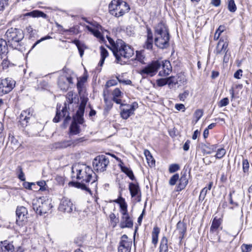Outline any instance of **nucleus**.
<instances>
[{"instance_id": "nucleus-1", "label": "nucleus", "mask_w": 252, "mask_h": 252, "mask_svg": "<svg viewBox=\"0 0 252 252\" xmlns=\"http://www.w3.org/2000/svg\"><path fill=\"white\" fill-rule=\"evenodd\" d=\"M72 171L76 174V179L80 181L73 183L75 187L90 193V188L96 189L97 176L91 167L84 164L77 163L73 166Z\"/></svg>"}, {"instance_id": "nucleus-2", "label": "nucleus", "mask_w": 252, "mask_h": 252, "mask_svg": "<svg viewBox=\"0 0 252 252\" xmlns=\"http://www.w3.org/2000/svg\"><path fill=\"white\" fill-rule=\"evenodd\" d=\"M113 54L117 63L123 64L134 55V50L121 39L117 40V47L114 49Z\"/></svg>"}, {"instance_id": "nucleus-3", "label": "nucleus", "mask_w": 252, "mask_h": 252, "mask_svg": "<svg viewBox=\"0 0 252 252\" xmlns=\"http://www.w3.org/2000/svg\"><path fill=\"white\" fill-rule=\"evenodd\" d=\"M155 44L157 47L163 49L169 46V33L163 22H160L155 27Z\"/></svg>"}, {"instance_id": "nucleus-4", "label": "nucleus", "mask_w": 252, "mask_h": 252, "mask_svg": "<svg viewBox=\"0 0 252 252\" xmlns=\"http://www.w3.org/2000/svg\"><path fill=\"white\" fill-rule=\"evenodd\" d=\"M5 36L10 46L14 49L20 50L21 41L24 37V34L22 30L11 28L7 30Z\"/></svg>"}, {"instance_id": "nucleus-5", "label": "nucleus", "mask_w": 252, "mask_h": 252, "mask_svg": "<svg viewBox=\"0 0 252 252\" xmlns=\"http://www.w3.org/2000/svg\"><path fill=\"white\" fill-rule=\"evenodd\" d=\"M109 13L116 17H120L130 10L128 3L123 0H112L109 4Z\"/></svg>"}, {"instance_id": "nucleus-6", "label": "nucleus", "mask_w": 252, "mask_h": 252, "mask_svg": "<svg viewBox=\"0 0 252 252\" xmlns=\"http://www.w3.org/2000/svg\"><path fill=\"white\" fill-rule=\"evenodd\" d=\"M32 207L37 214L42 216L52 208L51 200L44 197L39 198L33 201Z\"/></svg>"}, {"instance_id": "nucleus-7", "label": "nucleus", "mask_w": 252, "mask_h": 252, "mask_svg": "<svg viewBox=\"0 0 252 252\" xmlns=\"http://www.w3.org/2000/svg\"><path fill=\"white\" fill-rule=\"evenodd\" d=\"M161 65L159 62L158 61H153L144 66L139 71V73L143 78L148 77H153L157 74Z\"/></svg>"}, {"instance_id": "nucleus-8", "label": "nucleus", "mask_w": 252, "mask_h": 252, "mask_svg": "<svg viewBox=\"0 0 252 252\" xmlns=\"http://www.w3.org/2000/svg\"><path fill=\"white\" fill-rule=\"evenodd\" d=\"M109 163L108 158L104 155L97 156L93 160V165L94 169L97 172H103Z\"/></svg>"}, {"instance_id": "nucleus-9", "label": "nucleus", "mask_w": 252, "mask_h": 252, "mask_svg": "<svg viewBox=\"0 0 252 252\" xmlns=\"http://www.w3.org/2000/svg\"><path fill=\"white\" fill-rule=\"evenodd\" d=\"M16 223L20 226L25 225L28 222V210L24 206H18L16 211Z\"/></svg>"}, {"instance_id": "nucleus-10", "label": "nucleus", "mask_w": 252, "mask_h": 252, "mask_svg": "<svg viewBox=\"0 0 252 252\" xmlns=\"http://www.w3.org/2000/svg\"><path fill=\"white\" fill-rule=\"evenodd\" d=\"M59 209L62 212L71 213L75 210V207L70 199L63 198L61 201Z\"/></svg>"}, {"instance_id": "nucleus-11", "label": "nucleus", "mask_w": 252, "mask_h": 252, "mask_svg": "<svg viewBox=\"0 0 252 252\" xmlns=\"http://www.w3.org/2000/svg\"><path fill=\"white\" fill-rule=\"evenodd\" d=\"M60 108L61 106L57 104L56 115L53 120L54 123H58L61 117H65V121H67L71 119L70 117L68 115L66 102L64 103V106L63 107L61 110L62 112H60Z\"/></svg>"}, {"instance_id": "nucleus-12", "label": "nucleus", "mask_w": 252, "mask_h": 252, "mask_svg": "<svg viewBox=\"0 0 252 252\" xmlns=\"http://www.w3.org/2000/svg\"><path fill=\"white\" fill-rule=\"evenodd\" d=\"M132 242L128 240V237L124 234L121 237L119 243L118 252H130Z\"/></svg>"}, {"instance_id": "nucleus-13", "label": "nucleus", "mask_w": 252, "mask_h": 252, "mask_svg": "<svg viewBox=\"0 0 252 252\" xmlns=\"http://www.w3.org/2000/svg\"><path fill=\"white\" fill-rule=\"evenodd\" d=\"M0 82L5 94L9 93L15 85V81L11 78L0 79Z\"/></svg>"}, {"instance_id": "nucleus-14", "label": "nucleus", "mask_w": 252, "mask_h": 252, "mask_svg": "<svg viewBox=\"0 0 252 252\" xmlns=\"http://www.w3.org/2000/svg\"><path fill=\"white\" fill-rule=\"evenodd\" d=\"M128 189L132 197H137V201H141V192L138 183H130Z\"/></svg>"}, {"instance_id": "nucleus-15", "label": "nucleus", "mask_w": 252, "mask_h": 252, "mask_svg": "<svg viewBox=\"0 0 252 252\" xmlns=\"http://www.w3.org/2000/svg\"><path fill=\"white\" fill-rule=\"evenodd\" d=\"M135 110V105L134 103L131 105H126V107L122 110L121 116L123 119L126 120L134 114Z\"/></svg>"}, {"instance_id": "nucleus-16", "label": "nucleus", "mask_w": 252, "mask_h": 252, "mask_svg": "<svg viewBox=\"0 0 252 252\" xmlns=\"http://www.w3.org/2000/svg\"><path fill=\"white\" fill-rule=\"evenodd\" d=\"M147 39L144 47L148 50H152L153 47V34L151 29L147 26Z\"/></svg>"}, {"instance_id": "nucleus-17", "label": "nucleus", "mask_w": 252, "mask_h": 252, "mask_svg": "<svg viewBox=\"0 0 252 252\" xmlns=\"http://www.w3.org/2000/svg\"><path fill=\"white\" fill-rule=\"evenodd\" d=\"M133 225V220L130 218L128 213L126 214V215H122V220L120 224L121 228H131Z\"/></svg>"}, {"instance_id": "nucleus-18", "label": "nucleus", "mask_w": 252, "mask_h": 252, "mask_svg": "<svg viewBox=\"0 0 252 252\" xmlns=\"http://www.w3.org/2000/svg\"><path fill=\"white\" fill-rule=\"evenodd\" d=\"M162 69L159 72L158 75L160 76H166L172 71V66L168 61H164L162 63Z\"/></svg>"}, {"instance_id": "nucleus-19", "label": "nucleus", "mask_w": 252, "mask_h": 252, "mask_svg": "<svg viewBox=\"0 0 252 252\" xmlns=\"http://www.w3.org/2000/svg\"><path fill=\"white\" fill-rule=\"evenodd\" d=\"M176 231L179 234V238L180 240V242H181L186 233V224L184 222L179 221L177 224Z\"/></svg>"}, {"instance_id": "nucleus-20", "label": "nucleus", "mask_w": 252, "mask_h": 252, "mask_svg": "<svg viewBox=\"0 0 252 252\" xmlns=\"http://www.w3.org/2000/svg\"><path fill=\"white\" fill-rule=\"evenodd\" d=\"M14 249L12 242L8 240L0 241V252H9Z\"/></svg>"}, {"instance_id": "nucleus-21", "label": "nucleus", "mask_w": 252, "mask_h": 252, "mask_svg": "<svg viewBox=\"0 0 252 252\" xmlns=\"http://www.w3.org/2000/svg\"><path fill=\"white\" fill-rule=\"evenodd\" d=\"M116 158L118 161L120 162L119 165L122 171L125 173L129 178L130 180H134L135 177L132 171L128 167L125 166L124 165V163L120 158Z\"/></svg>"}, {"instance_id": "nucleus-22", "label": "nucleus", "mask_w": 252, "mask_h": 252, "mask_svg": "<svg viewBox=\"0 0 252 252\" xmlns=\"http://www.w3.org/2000/svg\"><path fill=\"white\" fill-rule=\"evenodd\" d=\"M228 44L227 42H224L223 40L220 39L217 45L216 54H221L227 53L228 52Z\"/></svg>"}, {"instance_id": "nucleus-23", "label": "nucleus", "mask_w": 252, "mask_h": 252, "mask_svg": "<svg viewBox=\"0 0 252 252\" xmlns=\"http://www.w3.org/2000/svg\"><path fill=\"white\" fill-rule=\"evenodd\" d=\"M179 180V183L176 188V191L177 192L180 191L185 189L188 184V179L186 175H183Z\"/></svg>"}, {"instance_id": "nucleus-24", "label": "nucleus", "mask_w": 252, "mask_h": 252, "mask_svg": "<svg viewBox=\"0 0 252 252\" xmlns=\"http://www.w3.org/2000/svg\"><path fill=\"white\" fill-rule=\"evenodd\" d=\"M8 46L6 41L1 38L0 39V56L1 59L6 57L8 53Z\"/></svg>"}, {"instance_id": "nucleus-25", "label": "nucleus", "mask_w": 252, "mask_h": 252, "mask_svg": "<svg viewBox=\"0 0 252 252\" xmlns=\"http://www.w3.org/2000/svg\"><path fill=\"white\" fill-rule=\"evenodd\" d=\"M30 112L29 110L23 111L20 114L19 122L21 123L23 126H26L28 123V120L30 119L29 115Z\"/></svg>"}, {"instance_id": "nucleus-26", "label": "nucleus", "mask_w": 252, "mask_h": 252, "mask_svg": "<svg viewBox=\"0 0 252 252\" xmlns=\"http://www.w3.org/2000/svg\"><path fill=\"white\" fill-rule=\"evenodd\" d=\"M25 16H31L32 17H42L46 18L47 15L44 12L39 10H33L30 12L27 13L25 14Z\"/></svg>"}, {"instance_id": "nucleus-27", "label": "nucleus", "mask_w": 252, "mask_h": 252, "mask_svg": "<svg viewBox=\"0 0 252 252\" xmlns=\"http://www.w3.org/2000/svg\"><path fill=\"white\" fill-rule=\"evenodd\" d=\"M72 42L76 45L80 55L82 57L84 54V50L86 48V46L83 42L77 39L74 40Z\"/></svg>"}, {"instance_id": "nucleus-28", "label": "nucleus", "mask_w": 252, "mask_h": 252, "mask_svg": "<svg viewBox=\"0 0 252 252\" xmlns=\"http://www.w3.org/2000/svg\"><path fill=\"white\" fill-rule=\"evenodd\" d=\"M160 232V229L157 226L154 227L152 237V243L156 246L158 242V235Z\"/></svg>"}, {"instance_id": "nucleus-29", "label": "nucleus", "mask_w": 252, "mask_h": 252, "mask_svg": "<svg viewBox=\"0 0 252 252\" xmlns=\"http://www.w3.org/2000/svg\"><path fill=\"white\" fill-rule=\"evenodd\" d=\"M101 59L99 62V65L102 66L104 63L105 58L108 56L107 50L102 46L100 47Z\"/></svg>"}, {"instance_id": "nucleus-30", "label": "nucleus", "mask_w": 252, "mask_h": 252, "mask_svg": "<svg viewBox=\"0 0 252 252\" xmlns=\"http://www.w3.org/2000/svg\"><path fill=\"white\" fill-rule=\"evenodd\" d=\"M117 202L120 204L122 214L126 215V214H127V204L125 199L121 197L118 199Z\"/></svg>"}, {"instance_id": "nucleus-31", "label": "nucleus", "mask_w": 252, "mask_h": 252, "mask_svg": "<svg viewBox=\"0 0 252 252\" xmlns=\"http://www.w3.org/2000/svg\"><path fill=\"white\" fill-rule=\"evenodd\" d=\"M220 223L221 222L220 220L215 218L212 221V223L210 228V232L217 233Z\"/></svg>"}, {"instance_id": "nucleus-32", "label": "nucleus", "mask_w": 252, "mask_h": 252, "mask_svg": "<svg viewBox=\"0 0 252 252\" xmlns=\"http://www.w3.org/2000/svg\"><path fill=\"white\" fill-rule=\"evenodd\" d=\"M168 240L165 237H163L161 240L160 246H159V252H167L168 251Z\"/></svg>"}, {"instance_id": "nucleus-33", "label": "nucleus", "mask_w": 252, "mask_h": 252, "mask_svg": "<svg viewBox=\"0 0 252 252\" xmlns=\"http://www.w3.org/2000/svg\"><path fill=\"white\" fill-rule=\"evenodd\" d=\"M73 144L71 141H63L55 143L54 146L56 148H65L70 146Z\"/></svg>"}, {"instance_id": "nucleus-34", "label": "nucleus", "mask_w": 252, "mask_h": 252, "mask_svg": "<svg viewBox=\"0 0 252 252\" xmlns=\"http://www.w3.org/2000/svg\"><path fill=\"white\" fill-rule=\"evenodd\" d=\"M58 85L61 89L63 91H66L69 87L68 84L66 82L64 77H62L59 79Z\"/></svg>"}, {"instance_id": "nucleus-35", "label": "nucleus", "mask_w": 252, "mask_h": 252, "mask_svg": "<svg viewBox=\"0 0 252 252\" xmlns=\"http://www.w3.org/2000/svg\"><path fill=\"white\" fill-rule=\"evenodd\" d=\"M167 85L169 88L172 89L175 87L178 83L177 79L174 76H170L167 78Z\"/></svg>"}, {"instance_id": "nucleus-36", "label": "nucleus", "mask_w": 252, "mask_h": 252, "mask_svg": "<svg viewBox=\"0 0 252 252\" xmlns=\"http://www.w3.org/2000/svg\"><path fill=\"white\" fill-rule=\"evenodd\" d=\"M70 132L72 134H77L80 132L79 126L75 122H72L70 126Z\"/></svg>"}, {"instance_id": "nucleus-37", "label": "nucleus", "mask_w": 252, "mask_h": 252, "mask_svg": "<svg viewBox=\"0 0 252 252\" xmlns=\"http://www.w3.org/2000/svg\"><path fill=\"white\" fill-rule=\"evenodd\" d=\"M87 29L90 32H91L95 37L98 38H103L101 33L97 30L89 26H86Z\"/></svg>"}, {"instance_id": "nucleus-38", "label": "nucleus", "mask_w": 252, "mask_h": 252, "mask_svg": "<svg viewBox=\"0 0 252 252\" xmlns=\"http://www.w3.org/2000/svg\"><path fill=\"white\" fill-rule=\"evenodd\" d=\"M109 219L110 220L111 225L114 228L119 222V218L116 217L115 214L114 213H111L109 215Z\"/></svg>"}, {"instance_id": "nucleus-39", "label": "nucleus", "mask_w": 252, "mask_h": 252, "mask_svg": "<svg viewBox=\"0 0 252 252\" xmlns=\"http://www.w3.org/2000/svg\"><path fill=\"white\" fill-rule=\"evenodd\" d=\"M205 147L206 148V149L204 150L205 151V153L207 154H211L212 152L215 151L218 147V146L217 144L215 145H205Z\"/></svg>"}, {"instance_id": "nucleus-40", "label": "nucleus", "mask_w": 252, "mask_h": 252, "mask_svg": "<svg viewBox=\"0 0 252 252\" xmlns=\"http://www.w3.org/2000/svg\"><path fill=\"white\" fill-rule=\"evenodd\" d=\"M226 154V151L224 148H220L217 150V153L215 155V157L216 158L220 159Z\"/></svg>"}, {"instance_id": "nucleus-41", "label": "nucleus", "mask_w": 252, "mask_h": 252, "mask_svg": "<svg viewBox=\"0 0 252 252\" xmlns=\"http://www.w3.org/2000/svg\"><path fill=\"white\" fill-rule=\"evenodd\" d=\"M228 9L231 12H234L237 9L234 0H229L228 3Z\"/></svg>"}, {"instance_id": "nucleus-42", "label": "nucleus", "mask_w": 252, "mask_h": 252, "mask_svg": "<svg viewBox=\"0 0 252 252\" xmlns=\"http://www.w3.org/2000/svg\"><path fill=\"white\" fill-rule=\"evenodd\" d=\"M66 100L68 103H72L73 99L75 98V95L72 92H69L66 94Z\"/></svg>"}, {"instance_id": "nucleus-43", "label": "nucleus", "mask_w": 252, "mask_h": 252, "mask_svg": "<svg viewBox=\"0 0 252 252\" xmlns=\"http://www.w3.org/2000/svg\"><path fill=\"white\" fill-rule=\"evenodd\" d=\"M179 179V175L178 174H175L173 175L169 180V184L171 186L175 185Z\"/></svg>"}, {"instance_id": "nucleus-44", "label": "nucleus", "mask_w": 252, "mask_h": 252, "mask_svg": "<svg viewBox=\"0 0 252 252\" xmlns=\"http://www.w3.org/2000/svg\"><path fill=\"white\" fill-rule=\"evenodd\" d=\"M145 57L140 51L136 52V60L142 63H144Z\"/></svg>"}, {"instance_id": "nucleus-45", "label": "nucleus", "mask_w": 252, "mask_h": 252, "mask_svg": "<svg viewBox=\"0 0 252 252\" xmlns=\"http://www.w3.org/2000/svg\"><path fill=\"white\" fill-rule=\"evenodd\" d=\"M107 39L111 45V47H110L109 48L113 53L114 49H116L117 47V40L115 42L114 40L110 37H107Z\"/></svg>"}, {"instance_id": "nucleus-46", "label": "nucleus", "mask_w": 252, "mask_h": 252, "mask_svg": "<svg viewBox=\"0 0 252 252\" xmlns=\"http://www.w3.org/2000/svg\"><path fill=\"white\" fill-rule=\"evenodd\" d=\"M229 103V99L227 97L223 98L221 99L218 103V106L220 107H222L227 106Z\"/></svg>"}, {"instance_id": "nucleus-47", "label": "nucleus", "mask_w": 252, "mask_h": 252, "mask_svg": "<svg viewBox=\"0 0 252 252\" xmlns=\"http://www.w3.org/2000/svg\"><path fill=\"white\" fill-rule=\"evenodd\" d=\"M189 95V91L188 90L185 91L183 93L179 94V98L181 101H184Z\"/></svg>"}, {"instance_id": "nucleus-48", "label": "nucleus", "mask_w": 252, "mask_h": 252, "mask_svg": "<svg viewBox=\"0 0 252 252\" xmlns=\"http://www.w3.org/2000/svg\"><path fill=\"white\" fill-rule=\"evenodd\" d=\"M242 252H250L252 249V245L243 244L241 247Z\"/></svg>"}, {"instance_id": "nucleus-49", "label": "nucleus", "mask_w": 252, "mask_h": 252, "mask_svg": "<svg viewBox=\"0 0 252 252\" xmlns=\"http://www.w3.org/2000/svg\"><path fill=\"white\" fill-rule=\"evenodd\" d=\"M8 6V0H0V11H3Z\"/></svg>"}, {"instance_id": "nucleus-50", "label": "nucleus", "mask_w": 252, "mask_h": 252, "mask_svg": "<svg viewBox=\"0 0 252 252\" xmlns=\"http://www.w3.org/2000/svg\"><path fill=\"white\" fill-rule=\"evenodd\" d=\"M118 78H119L118 77H117L116 79H111V80L108 81L106 84V87L109 88V87L116 85L118 84Z\"/></svg>"}, {"instance_id": "nucleus-51", "label": "nucleus", "mask_w": 252, "mask_h": 252, "mask_svg": "<svg viewBox=\"0 0 252 252\" xmlns=\"http://www.w3.org/2000/svg\"><path fill=\"white\" fill-rule=\"evenodd\" d=\"M85 80H86V79L84 77H83L79 80H78V82L77 83V87L79 92H81V91L83 88L84 83L85 82Z\"/></svg>"}, {"instance_id": "nucleus-52", "label": "nucleus", "mask_w": 252, "mask_h": 252, "mask_svg": "<svg viewBox=\"0 0 252 252\" xmlns=\"http://www.w3.org/2000/svg\"><path fill=\"white\" fill-rule=\"evenodd\" d=\"M84 122L83 116L76 115L73 118V122L79 124H82Z\"/></svg>"}, {"instance_id": "nucleus-53", "label": "nucleus", "mask_w": 252, "mask_h": 252, "mask_svg": "<svg viewBox=\"0 0 252 252\" xmlns=\"http://www.w3.org/2000/svg\"><path fill=\"white\" fill-rule=\"evenodd\" d=\"M207 192V187L204 188L201 191L199 197V200L200 201H203L204 198H205V196L206 195Z\"/></svg>"}, {"instance_id": "nucleus-54", "label": "nucleus", "mask_w": 252, "mask_h": 252, "mask_svg": "<svg viewBox=\"0 0 252 252\" xmlns=\"http://www.w3.org/2000/svg\"><path fill=\"white\" fill-rule=\"evenodd\" d=\"M180 168V167L177 164H171L169 168V171L170 173H174L178 171Z\"/></svg>"}, {"instance_id": "nucleus-55", "label": "nucleus", "mask_w": 252, "mask_h": 252, "mask_svg": "<svg viewBox=\"0 0 252 252\" xmlns=\"http://www.w3.org/2000/svg\"><path fill=\"white\" fill-rule=\"evenodd\" d=\"M157 85L159 87H162L167 84V78H161L157 80Z\"/></svg>"}, {"instance_id": "nucleus-56", "label": "nucleus", "mask_w": 252, "mask_h": 252, "mask_svg": "<svg viewBox=\"0 0 252 252\" xmlns=\"http://www.w3.org/2000/svg\"><path fill=\"white\" fill-rule=\"evenodd\" d=\"M144 154L146 157V159L147 160L148 162L149 163L150 161L151 160L152 162L153 161V158L152 156L151 155L149 151L146 150L144 151Z\"/></svg>"}, {"instance_id": "nucleus-57", "label": "nucleus", "mask_w": 252, "mask_h": 252, "mask_svg": "<svg viewBox=\"0 0 252 252\" xmlns=\"http://www.w3.org/2000/svg\"><path fill=\"white\" fill-rule=\"evenodd\" d=\"M122 94V92L118 88H116L112 93L113 96L115 97H120L121 96Z\"/></svg>"}, {"instance_id": "nucleus-58", "label": "nucleus", "mask_w": 252, "mask_h": 252, "mask_svg": "<svg viewBox=\"0 0 252 252\" xmlns=\"http://www.w3.org/2000/svg\"><path fill=\"white\" fill-rule=\"evenodd\" d=\"M52 38V37L49 35L45 36L43 37H42L40 39L38 40L35 42V43L33 45L32 48H33L35 46H36L38 44L40 43L41 41H44L47 39H49Z\"/></svg>"}, {"instance_id": "nucleus-59", "label": "nucleus", "mask_w": 252, "mask_h": 252, "mask_svg": "<svg viewBox=\"0 0 252 252\" xmlns=\"http://www.w3.org/2000/svg\"><path fill=\"white\" fill-rule=\"evenodd\" d=\"M18 169H19V172H20V174L18 175V178L21 181H25V175H24V172L22 171V167L20 166H19L18 167Z\"/></svg>"}, {"instance_id": "nucleus-60", "label": "nucleus", "mask_w": 252, "mask_h": 252, "mask_svg": "<svg viewBox=\"0 0 252 252\" xmlns=\"http://www.w3.org/2000/svg\"><path fill=\"white\" fill-rule=\"evenodd\" d=\"M37 184L40 187V190H45L46 189V183L44 181L38 182Z\"/></svg>"}, {"instance_id": "nucleus-61", "label": "nucleus", "mask_w": 252, "mask_h": 252, "mask_svg": "<svg viewBox=\"0 0 252 252\" xmlns=\"http://www.w3.org/2000/svg\"><path fill=\"white\" fill-rule=\"evenodd\" d=\"M249 168V164L247 160H244L243 161V168L244 172L248 171Z\"/></svg>"}, {"instance_id": "nucleus-62", "label": "nucleus", "mask_w": 252, "mask_h": 252, "mask_svg": "<svg viewBox=\"0 0 252 252\" xmlns=\"http://www.w3.org/2000/svg\"><path fill=\"white\" fill-rule=\"evenodd\" d=\"M88 98L87 97H81V103H80V104L79 106L85 108L87 103L88 102Z\"/></svg>"}, {"instance_id": "nucleus-63", "label": "nucleus", "mask_w": 252, "mask_h": 252, "mask_svg": "<svg viewBox=\"0 0 252 252\" xmlns=\"http://www.w3.org/2000/svg\"><path fill=\"white\" fill-rule=\"evenodd\" d=\"M242 72L243 71L242 69H238L235 72L234 74V77L236 79H240L241 77L242 76Z\"/></svg>"}, {"instance_id": "nucleus-64", "label": "nucleus", "mask_w": 252, "mask_h": 252, "mask_svg": "<svg viewBox=\"0 0 252 252\" xmlns=\"http://www.w3.org/2000/svg\"><path fill=\"white\" fill-rule=\"evenodd\" d=\"M55 24L56 27L58 28L60 33L63 34L65 32V29H64L61 25L59 24L58 23H56Z\"/></svg>"}]
</instances>
